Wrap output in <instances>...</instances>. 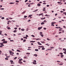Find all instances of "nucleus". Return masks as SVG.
Listing matches in <instances>:
<instances>
[{
	"label": "nucleus",
	"mask_w": 66,
	"mask_h": 66,
	"mask_svg": "<svg viewBox=\"0 0 66 66\" xmlns=\"http://www.w3.org/2000/svg\"><path fill=\"white\" fill-rule=\"evenodd\" d=\"M7 43V41H4L3 42V43H4V44H6V43Z\"/></svg>",
	"instance_id": "39448f33"
},
{
	"label": "nucleus",
	"mask_w": 66,
	"mask_h": 66,
	"mask_svg": "<svg viewBox=\"0 0 66 66\" xmlns=\"http://www.w3.org/2000/svg\"><path fill=\"white\" fill-rule=\"evenodd\" d=\"M44 15L43 13H41L39 14V16H40L41 15Z\"/></svg>",
	"instance_id": "9b49d317"
},
{
	"label": "nucleus",
	"mask_w": 66,
	"mask_h": 66,
	"mask_svg": "<svg viewBox=\"0 0 66 66\" xmlns=\"http://www.w3.org/2000/svg\"><path fill=\"white\" fill-rule=\"evenodd\" d=\"M34 56H36H36H37V55L35 54L34 55Z\"/></svg>",
	"instance_id": "4468645a"
},
{
	"label": "nucleus",
	"mask_w": 66,
	"mask_h": 66,
	"mask_svg": "<svg viewBox=\"0 0 66 66\" xmlns=\"http://www.w3.org/2000/svg\"><path fill=\"white\" fill-rule=\"evenodd\" d=\"M28 1V0H26L25 1V2H27Z\"/></svg>",
	"instance_id": "0e129e2a"
},
{
	"label": "nucleus",
	"mask_w": 66,
	"mask_h": 66,
	"mask_svg": "<svg viewBox=\"0 0 66 66\" xmlns=\"http://www.w3.org/2000/svg\"><path fill=\"white\" fill-rule=\"evenodd\" d=\"M38 11V9H37L35 10L34 12H37Z\"/></svg>",
	"instance_id": "aec40b11"
},
{
	"label": "nucleus",
	"mask_w": 66,
	"mask_h": 66,
	"mask_svg": "<svg viewBox=\"0 0 66 66\" xmlns=\"http://www.w3.org/2000/svg\"><path fill=\"white\" fill-rule=\"evenodd\" d=\"M27 16L25 15L24 16V18H27Z\"/></svg>",
	"instance_id": "c03bdc74"
},
{
	"label": "nucleus",
	"mask_w": 66,
	"mask_h": 66,
	"mask_svg": "<svg viewBox=\"0 0 66 66\" xmlns=\"http://www.w3.org/2000/svg\"><path fill=\"white\" fill-rule=\"evenodd\" d=\"M59 64V65H63V64Z\"/></svg>",
	"instance_id": "09e8293b"
},
{
	"label": "nucleus",
	"mask_w": 66,
	"mask_h": 66,
	"mask_svg": "<svg viewBox=\"0 0 66 66\" xmlns=\"http://www.w3.org/2000/svg\"><path fill=\"white\" fill-rule=\"evenodd\" d=\"M26 53L27 54H30V53Z\"/></svg>",
	"instance_id": "c756f323"
},
{
	"label": "nucleus",
	"mask_w": 66,
	"mask_h": 66,
	"mask_svg": "<svg viewBox=\"0 0 66 66\" xmlns=\"http://www.w3.org/2000/svg\"><path fill=\"white\" fill-rule=\"evenodd\" d=\"M62 30V28H60L59 29V31H61Z\"/></svg>",
	"instance_id": "ea45409f"
},
{
	"label": "nucleus",
	"mask_w": 66,
	"mask_h": 66,
	"mask_svg": "<svg viewBox=\"0 0 66 66\" xmlns=\"http://www.w3.org/2000/svg\"><path fill=\"white\" fill-rule=\"evenodd\" d=\"M42 27H39L38 28V30H40V29H42Z\"/></svg>",
	"instance_id": "f03ea898"
},
{
	"label": "nucleus",
	"mask_w": 66,
	"mask_h": 66,
	"mask_svg": "<svg viewBox=\"0 0 66 66\" xmlns=\"http://www.w3.org/2000/svg\"><path fill=\"white\" fill-rule=\"evenodd\" d=\"M11 55H12V56H14V55L12 54H10Z\"/></svg>",
	"instance_id": "052dcab7"
},
{
	"label": "nucleus",
	"mask_w": 66,
	"mask_h": 66,
	"mask_svg": "<svg viewBox=\"0 0 66 66\" xmlns=\"http://www.w3.org/2000/svg\"><path fill=\"white\" fill-rule=\"evenodd\" d=\"M26 40L25 39L23 40V42H26Z\"/></svg>",
	"instance_id": "c85d7f7f"
},
{
	"label": "nucleus",
	"mask_w": 66,
	"mask_h": 66,
	"mask_svg": "<svg viewBox=\"0 0 66 66\" xmlns=\"http://www.w3.org/2000/svg\"><path fill=\"white\" fill-rule=\"evenodd\" d=\"M44 22H46V20H44L43 21Z\"/></svg>",
	"instance_id": "5fc2aeb1"
},
{
	"label": "nucleus",
	"mask_w": 66,
	"mask_h": 66,
	"mask_svg": "<svg viewBox=\"0 0 66 66\" xmlns=\"http://www.w3.org/2000/svg\"><path fill=\"white\" fill-rule=\"evenodd\" d=\"M13 32H14V33H15V32H17V30H14L13 31Z\"/></svg>",
	"instance_id": "5701e85b"
},
{
	"label": "nucleus",
	"mask_w": 66,
	"mask_h": 66,
	"mask_svg": "<svg viewBox=\"0 0 66 66\" xmlns=\"http://www.w3.org/2000/svg\"><path fill=\"white\" fill-rule=\"evenodd\" d=\"M38 47H39L40 48H44V46H38Z\"/></svg>",
	"instance_id": "7ed1b4c3"
},
{
	"label": "nucleus",
	"mask_w": 66,
	"mask_h": 66,
	"mask_svg": "<svg viewBox=\"0 0 66 66\" xmlns=\"http://www.w3.org/2000/svg\"><path fill=\"white\" fill-rule=\"evenodd\" d=\"M33 16V15H32V14H31V15H30L28 17V18H29V17H31V16Z\"/></svg>",
	"instance_id": "423d86ee"
},
{
	"label": "nucleus",
	"mask_w": 66,
	"mask_h": 66,
	"mask_svg": "<svg viewBox=\"0 0 66 66\" xmlns=\"http://www.w3.org/2000/svg\"><path fill=\"white\" fill-rule=\"evenodd\" d=\"M59 54H62V55L63 54V53H59Z\"/></svg>",
	"instance_id": "864d4df0"
},
{
	"label": "nucleus",
	"mask_w": 66,
	"mask_h": 66,
	"mask_svg": "<svg viewBox=\"0 0 66 66\" xmlns=\"http://www.w3.org/2000/svg\"><path fill=\"white\" fill-rule=\"evenodd\" d=\"M31 36L33 37H35V36H34V35H31Z\"/></svg>",
	"instance_id": "79ce46f5"
},
{
	"label": "nucleus",
	"mask_w": 66,
	"mask_h": 66,
	"mask_svg": "<svg viewBox=\"0 0 66 66\" xmlns=\"http://www.w3.org/2000/svg\"><path fill=\"white\" fill-rule=\"evenodd\" d=\"M40 39H39V38L36 39V40H40Z\"/></svg>",
	"instance_id": "7c9ffc66"
},
{
	"label": "nucleus",
	"mask_w": 66,
	"mask_h": 66,
	"mask_svg": "<svg viewBox=\"0 0 66 66\" xmlns=\"http://www.w3.org/2000/svg\"><path fill=\"white\" fill-rule=\"evenodd\" d=\"M14 29H15V30H17V27L15 28H14Z\"/></svg>",
	"instance_id": "8fccbe9b"
},
{
	"label": "nucleus",
	"mask_w": 66,
	"mask_h": 66,
	"mask_svg": "<svg viewBox=\"0 0 66 66\" xmlns=\"http://www.w3.org/2000/svg\"><path fill=\"white\" fill-rule=\"evenodd\" d=\"M51 26H54V24H52L51 25Z\"/></svg>",
	"instance_id": "13d9d810"
},
{
	"label": "nucleus",
	"mask_w": 66,
	"mask_h": 66,
	"mask_svg": "<svg viewBox=\"0 0 66 66\" xmlns=\"http://www.w3.org/2000/svg\"><path fill=\"white\" fill-rule=\"evenodd\" d=\"M10 4H14V3H10Z\"/></svg>",
	"instance_id": "412c9836"
},
{
	"label": "nucleus",
	"mask_w": 66,
	"mask_h": 66,
	"mask_svg": "<svg viewBox=\"0 0 66 66\" xmlns=\"http://www.w3.org/2000/svg\"><path fill=\"white\" fill-rule=\"evenodd\" d=\"M16 27H19V26L18 25H16Z\"/></svg>",
	"instance_id": "4d7b16f0"
},
{
	"label": "nucleus",
	"mask_w": 66,
	"mask_h": 66,
	"mask_svg": "<svg viewBox=\"0 0 66 66\" xmlns=\"http://www.w3.org/2000/svg\"><path fill=\"white\" fill-rule=\"evenodd\" d=\"M45 48H42V50H45Z\"/></svg>",
	"instance_id": "603ef678"
},
{
	"label": "nucleus",
	"mask_w": 66,
	"mask_h": 66,
	"mask_svg": "<svg viewBox=\"0 0 66 66\" xmlns=\"http://www.w3.org/2000/svg\"><path fill=\"white\" fill-rule=\"evenodd\" d=\"M45 24V23H44V22H42L41 23V25H43V24Z\"/></svg>",
	"instance_id": "f3484780"
},
{
	"label": "nucleus",
	"mask_w": 66,
	"mask_h": 66,
	"mask_svg": "<svg viewBox=\"0 0 66 66\" xmlns=\"http://www.w3.org/2000/svg\"><path fill=\"white\" fill-rule=\"evenodd\" d=\"M10 42H14V40H10Z\"/></svg>",
	"instance_id": "680f3d73"
},
{
	"label": "nucleus",
	"mask_w": 66,
	"mask_h": 66,
	"mask_svg": "<svg viewBox=\"0 0 66 66\" xmlns=\"http://www.w3.org/2000/svg\"><path fill=\"white\" fill-rule=\"evenodd\" d=\"M30 42H31V43H35V41H30Z\"/></svg>",
	"instance_id": "a211bd4d"
},
{
	"label": "nucleus",
	"mask_w": 66,
	"mask_h": 66,
	"mask_svg": "<svg viewBox=\"0 0 66 66\" xmlns=\"http://www.w3.org/2000/svg\"><path fill=\"white\" fill-rule=\"evenodd\" d=\"M17 58V57H15L14 58V60H16Z\"/></svg>",
	"instance_id": "de8ad7c7"
},
{
	"label": "nucleus",
	"mask_w": 66,
	"mask_h": 66,
	"mask_svg": "<svg viewBox=\"0 0 66 66\" xmlns=\"http://www.w3.org/2000/svg\"><path fill=\"white\" fill-rule=\"evenodd\" d=\"M51 24H54V23H55V22H52L51 23Z\"/></svg>",
	"instance_id": "e433bc0d"
},
{
	"label": "nucleus",
	"mask_w": 66,
	"mask_h": 66,
	"mask_svg": "<svg viewBox=\"0 0 66 66\" xmlns=\"http://www.w3.org/2000/svg\"><path fill=\"white\" fill-rule=\"evenodd\" d=\"M40 4L39 3V4H37V5L38 6H40Z\"/></svg>",
	"instance_id": "0eeeda50"
},
{
	"label": "nucleus",
	"mask_w": 66,
	"mask_h": 66,
	"mask_svg": "<svg viewBox=\"0 0 66 66\" xmlns=\"http://www.w3.org/2000/svg\"><path fill=\"white\" fill-rule=\"evenodd\" d=\"M47 40H50V39H48V38H47Z\"/></svg>",
	"instance_id": "69168bd1"
},
{
	"label": "nucleus",
	"mask_w": 66,
	"mask_h": 66,
	"mask_svg": "<svg viewBox=\"0 0 66 66\" xmlns=\"http://www.w3.org/2000/svg\"><path fill=\"white\" fill-rule=\"evenodd\" d=\"M1 46H4V45L3 44V43H1Z\"/></svg>",
	"instance_id": "b1692460"
},
{
	"label": "nucleus",
	"mask_w": 66,
	"mask_h": 66,
	"mask_svg": "<svg viewBox=\"0 0 66 66\" xmlns=\"http://www.w3.org/2000/svg\"><path fill=\"white\" fill-rule=\"evenodd\" d=\"M45 17H44V18H41V20H44V19H45Z\"/></svg>",
	"instance_id": "ddd939ff"
},
{
	"label": "nucleus",
	"mask_w": 66,
	"mask_h": 66,
	"mask_svg": "<svg viewBox=\"0 0 66 66\" xmlns=\"http://www.w3.org/2000/svg\"><path fill=\"white\" fill-rule=\"evenodd\" d=\"M34 62L36 63V60H34Z\"/></svg>",
	"instance_id": "338daca9"
},
{
	"label": "nucleus",
	"mask_w": 66,
	"mask_h": 66,
	"mask_svg": "<svg viewBox=\"0 0 66 66\" xmlns=\"http://www.w3.org/2000/svg\"><path fill=\"white\" fill-rule=\"evenodd\" d=\"M18 63H19L20 64H22V62L20 61H19L18 62Z\"/></svg>",
	"instance_id": "20e7f679"
},
{
	"label": "nucleus",
	"mask_w": 66,
	"mask_h": 66,
	"mask_svg": "<svg viewBox=\"0 0 66 66\" xmlns=\"http://www.w3.org/2000/svg\"><path fill=\"white\" fill-rule=\"evenodd\" d=\"M16 51H18V52H20V51L19 50H17Z\"/></svg>",
	"instance_id": "f704fd0d"
},
{
	"label": "nucleus",
	"mask_w": 66,
	"mask_h": 66,
	"mask_svg": "<svg viewBox=\"0 0 66 66\" xmlns=\"http://www.w3.org/2000/svg\"><path fill=\"white\" fill-rule=\"evenodd\" d=\"M41 43H43L44 44V43H45V42L42 41L41 42Z\"/></svg>",
	"instance_id": "3c124183"
},
{
	"label": "nucleus",
	"mask_w": 66,
	"mask_h": 66,
	"mask_svg": "<svg viewBox=\"0 0 66 66\" xmlns=\"http://www.w3.org/2000/svg\"><path fill=\"white\" fill-rule=\"evenodd\" d=\"M49 15H48L47 14H46L45 15V16H49Z\"/></svg>",
	"instance_id": "a19ab883"
},
{
	"label": "nucleus",
	"mask_w": 66,
	"mask_h": 66,
	"mask_svg": "<svg viewBox=\"0 0 66 66\" xmlns=\"http://www.w3.org/2000/svg\"><path fill=\"white\" fill-rule=\"evenodd\" d=\"M26 11H24V12H23L22 13V14H24V13H26Z\"/></svg>",
	"instance_id": "9d476101"
},
{
	"label": "nucleus",
	"mask_w": 66,
	"mask_h": 66,
	"mask_svg": "<svg viewBox=\"0 0 66 66\" xmlns=\"http://www.w3.org/2000/svg\"><path fill=\"white\" fill-rule=\"evenodd\" d=\"M1 53H2V51L0 50V54H1Z\"/></svg>",
	"instance_id": "37998d69"
},
{
	"label": "nucleus",
	"mask_w": 66,
	"mask_h": 66,
	"mask_svg": "<svg viewBox=\"0 0 66 66\" xmlns=\"http://www.w3.org/2000/svg\"><path fill=\"white\" fill-rule=\"evenodd\" d=\"M2 41H5V40L4 39L2 40Z\"/></svg>",
	"instance_id": "cd10ccee"
},
{
	"label": "nucleus",
	"mask_w": 66,
	"mask_h": 66,
	"mask_svg": "<svg viewBox=\"0 0 66 66\" xmlns=\"http://www.w3.org/2000/svg\"><path fill=\"white\" fill-rule=\"evenodd\" d=\"M7 29H8L9 30H11V28L10 27H8L7 28Z\"/></svg>",
	"instance_id": "473e14b6"
},
{
	"label": "nucleus",
	"mask_w": 66,
	"mask_h": 66,
	"mask_svg": "<svg viewBox=\"0 0 66 66\" xmlns=\"http://www.w3.org/2000/svg\"><path fill=\"white\" fill-rule=\"evenodd\" d=\"M9 19H12L13 18H11L10 17L9 18Z\"/></svg>",
	"instance_id": "c9c22d12"
},
{
	"label": "nucleus",
	"mask_w": 66,
	"mask_h": 66,
	"mask_svg": "<svg viewBox=\"0 0 66 66\" xmlns=\"http://www.w3.org/2000/svg\"><path fill=\"white\" fill-rule=\"evenodd\" d=\"M55 28H56V29H60V28H61V27H55Z\"/></svg>",
	"instance_id": "6e6552de"
},
{
	"label": "nucleus",
	"mask_w": 66,
	"mask_h": 66,
	"mask_svg": "<svg viewBox=\"0 0 66 66\" xmlns=\"http://www.w3.org/2000/svg\"><path fill=\"white\" fill-rule=\"evenodd\" d=\"M15 2H19V1H15Z\"/></svg>",
	"instance_id": "4c0bfd02"
},
{
	"label": "nucleus",
	"mask_w": 66,
	"mask_h": 66,
	"mask_svg": "<svg viewBox=\"0 0 66 66\" xmlns=\"http://www.w3.org/2000/svg\"><path fill=\"white\" fill-rule=\"evenodd\" d=\"M64 56V55H61V57H63Z\"/></svg>",
	"instance_id": "72a5a7b5"
},
{
	"label": "nucleus",
	"mask_w": 66,
	"mask_h": 66,
	"mask_svg": "<svg viewBox=\"0 0 66 66\" xmlns=\"http://www.w3.org/2000/svg\"><path fill=\"white\" fill-rule=\"evenodd\" d=\"M21 31H24L25 30H24V29H21Z\"/></svg>",
	"instance_id": "a878e982"
},
{
	"label": "nucleus",
	"mask_w": 66,
	"mask_h": 66,
	"mask_svg": "<svg viewBox=\"0 0 66 66\" xmlns=\"http://www.w3.org/2000/svg\"><path fill=\"white\" fill-rule=\"evenodd\" d=\"M1 33H2V31L0 30V35H1V34H2Z\"/></svg>",
	"instance_id": "2eb2a0df"
},
{
	"label": "nucleus",
	"mask_w": 66,
	"mask_h": 66,
	"mask_svg": "<svg viewBox=\"0 0 66 66\" xmlns=\"http://www.w3.org/2000/svg\"><path fill=\"white\" fill-rule=\"evenodd\" d=\"M12 54H14V53H13V52H10V54H12Z\"/></svg>",
	"instance_id": "1a4fd4ad"
},
{
	"label": "nucleus",
	"mask_w": 66,
	"mask_h": 66,
	"mask_svg": "<svg viewBox=\"0 0 66 66\" xmlns=\"http://www.w3.org/2000/svg\"><path fill=\"white\" fill-rule=\"evenodd\" d=\"M5 35L6 36H7V34H5Z\"/></svg>",
	"instance_id": "774afa93"
},
{
	"label": "nucleus",
	"mask_w": 66,
	"mask_h": 66,
	"mask_svg": "<svg viewBox=\"0 0 66 66\" xmlns=\"http://www.w3.org/2000/svg\"><path fill=\"white\" fill-rule=\"evenodd\" d=\"M5 60H9V59L7 58H5Z\"/></svg>",
	"instance_id": "bb28decb"
},
{
	"label": "nucleus",
	"mask_w": 66,
	"mask_h": 66,
	"mask_svg": "<svg viewBox=\"0 0 66 66\" xmlns=\"http://www.w3.org/2000/svg\"><path fill=\"white\" fill-rule=\"evenodd\" d=\"M37 43L38 44V45H42V44L40 43V42H38Z\"/></svg>",
	"instance_id": "f8f14e48"
},
{
	"label": "nucleus",
	"mask_w": 66,
	"mask_h": 66,
	"mask_svg": "<svg viewBox=\"0 0 66 66\" xmlns=\"http://www.w3.org/2000/svg\"><path fill=\"white\" fill-rule=\"evenodd\" d=\"M51 49H53V48H54V47H51Z\"/></svg>",
	"instance_id": "e2e57ef3"
},
{
	"label": "nucleus",
	"mask_w": 66,
	"mask_h": 66,
	"mask_svg": "<svg viewBox=\"0 0 66 66\" xmlns=\"http://www.w3.org/2000/svg\"><path fill=\"white\" fill-rule=\"evenodd\" d=\"M35 51H38V50L37 49H36L35 50Z\"/></svg>",
	"instance_id": "6ab92c4d"
},
{
	"label": "nucleus",
	"mask_w": 66,
	"mask_h": 66,
	"mask_svg": "<svg viewBox=\"0 0 66 66\" xmlns=\"http://www.w3.org/2000/svg\"><path fill=\"white\" fill-rule=\"evenodd\" d=\"M10 57V56H6V57H7V58H9V57Z\"/></svg>",
	"instance_id": "2f4dec72"
},
{
	"label": "nucleus",
	"mask_w": 66,
	"mask_h": 66,
	"mask_svg": "<svg viewBox=\"0 0 66 66\" xmlns=\"http://www.w3.org/2000/svg\"><path fill=\"white\" fill-rule=\"evenodd\" d=\"M2 19H4V17H3L2 18Z\"/></svg>",
	"instance_id": "49530a36"
},
{
	"label": "nucleus",
	"mask_w": 66,
	"mask_h": 66,
	"mask_svg": "<svg viewBox=\"0 0 66 66\" xmlns=\"http://www.w3.org/2000/svg\"><path fill=\"white\" fill-rule=\"evenodd\" d=\"M30 6H31V5L30 4L29 5H28V7H30Z\"/></svg>",
	"instance_id": "6e6d98bb"
},
{
	"label": "nucleus",
	"mask_w": 66,
	"mask_h": 66,
	"mask_svg": "<svg viewBox=\"0 0 66 66\" xmlns=\"http://www.w3.org/2000/svg\"><path fill=\"white\" fill-rule=\"evenodd\" d=\"M63 50H64V51H66V49L65 48H63Z\"/></svg>",
	"instance_id": "4be33fe9"
},
{
	"label": "nucleus",
	"mask_w": 66,
	"mask_h": 66,
	"mask_svg": "<svg viewBox=\"0 0 66 66\" xmlns=\"http://www.w3.org/2000/svg\"><path fill=\"white\" fill-rule=\"evenodd\" d=\"M10 62H11V63L13 62V61L12 60H11L10 61Z\"/></svg>",
	"instance_id": "a18cd8bd"
},
{
	"label": "nucleus",
	"mask_w": 66,
	"mask_h": 66,
	"mask_svg": "<svg viewBox=\"0 0 66 66\" xmlns=\"http://www.w3.org/2000/svg\"><path fill=\"white\" fill-rule=\"evenodd\" d=\"M40 35L42 37H43L44 36V35L42 34H43V33L42 32H40Z\"/></svg>",
	"instance_id": "f257e3e1"
},
{
	"label": "nucleus",
	"mask_w": 66,
	"mask_h": 66,
	"mask_svg": "<svg viewBox=\"0 0 66 66\" xmlns=\"http://www.w3.org/2000/svg\"><path fill=\"white\" fill-rule=\"evenodd\" d=\"M43 11H46V9H43Z\"/></svg>",
	"instance_id": "bf43d9fd"
},
{
	"label": "nucleus",
	"mask_w": 66,
	"mask_h": 66,
	"mask_svg": "<svg viewBox=\"0 0 66 66\" xmlns=\"http://www.w3.org/2000/svg\"><path fill=\"white\" fill-rule=\"evenodd\" d=\"M1 10H4V8H1Z\"/></svg>",
	"instance_id": "58836bf2"
},
{
	"label": "nucleus",
	"mask_w": 66,
	"mask_h": 66,
	"mask_svg": "<svg viewBox=\"0 0 66 66\" xmlns=\"http://www.w3.org/2000/svg\"><path fill=\"white\" fill-rule=\"evenodd\" d=\"M32 63L33 64H37V63H35L34 62H33Z\"/></svg>",
	"instance_id": "393cba45"
},
{
	"label": "nucleus",
	"mask_w": 66,
	"mask_h": 66,
	"mask_svg": "<svg viewBox=\"0 0 66 66\" xmlns=\"http://www.w3.org/2000/svg\"><path fill=\"white\" fill-rule=\"evenodd\" d=\"M52 50V49H47L46 51H47L48 50Z\"/></svg>",
	"instance_id": "dca6fc26"
}]
</instances>
